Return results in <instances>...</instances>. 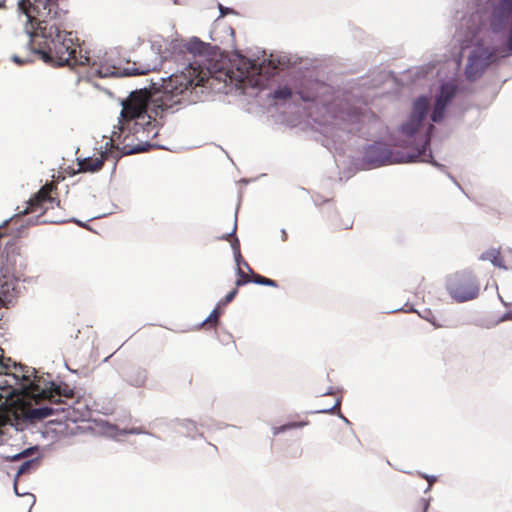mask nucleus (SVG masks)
<instances>
[{"mask_svg":"<svg viewBox=\"0 0 512 512\" xmlns=\"http://www.w3.org/2000/svg\"><path fill=\"white\" fill-rule=\"evenodd\" d=\"M456 93V87L453 84L446 83L441 86L440 94L437 97V102H442L445 105H448L451 100L454 98Z\"/></svg>","mask_w":512,"mask_h":512,"instance_id":"13","label":"nucleus"},{"mask_svg":"<svg viewBox=\"0 0 512 512\" xmlns=\"http://www.w3.org/2000/svg\"><path fill=\"white\" fill-rule=\"evenodd\" d=\"M308 424V421H299V422H289L287 424L274 427L273 428V434L278 435L282 432H285L286 430L295 429V428H301Z\"/></svg>","mask_w":512,"mask_h":512,"instance_id":"15","label":"nucleus"},{"mask_svg":"<svg viewBox=\"0 0 512 512\" xmlns=\"http://www.w3.org/2000/svg\"><path fill=\"white\" fill-rule=\"evenodd\" d=\"M168 108L163 97H154L146 89L131 92L122 102L118 131H113L111 141L123 144L125 154L146 151L149 140L157 135L156 118Z\"/></svg>","mask_w":512,"mask_h":512,"instance_id":"3","label":"nucleus"},{"mask_svg":"<svg viewBox=\"0 0 512 512\" xmlns=\"http://www.w3.org/2000/svg\"><path fill=\"white\" fill-rule=\"evenodd\" d=\"M420 503H421V506L424 508V512H425V511H426V509H427V508H428V506H429L428 502H427L425 499H423V498H422V499H421V501H420Z\"/></svg>","mask_w":512,"mask_h":512,"instance_id":"27","label":"nucleus"},{"mask_svg":"<svg viewBox=\"0 0 512 512\" xmlns=\"http://www.w3.org/2000/svg\"><path fill=\"white\" fill-rule=\"evenodd\" d=\"M340 408V400H336L335 404L331 408L321 409L320 412L323 413H333L336 409Z\"/></svg>","mask_w":512,"mask_h":512,"instance_id":"24","label":"nucleus"},{"mask_svg":"<svg viewBox=\"0 0 512 512\" xmlns=\"http://www.w3.org/2000/svg\"><path fill=\"white\" fill-rule=\"evenodd\" d=\"M220 306L218 305L209 315V317L203 322V325H209L211 327H216L221 315Z\"/></svg>","mask_w":512,"mask_h":512,"instance_id":"18","label":"nucleus"},{"mask_svg":"<svg viewBox=\"0 0 512 512\" xmlns=\"http://www.w3.org/2000/svg\"><path fill=\"white\" fill-rule=\"evenodd\" d=\"M238 293V289L237 287L234 288L232 291H230L222 300L219 301L218 305L220 307L222 306H226L227 304H229L231 301H233V299L236 297Z\"/></svg>","mask_w":512,"mask_h":512,"instance_id":"22","label":"nucleus"},{"mask_svg":"<svg viewBox=\"0 0 512 512\" xmlns=\"http://www.w3.org/2000/svg\"><path fill=\"white\" fill-rule=\"evenodd\" d=\"M234 243H235L236 245H234V244H233V248H236V247H237V248H239V242H238V240H237V239H235Z\"/></svg>","mask_w":512,"mask_h":512,"instance_id":"31","label":"nucleus"},{"mask_svg":"<svg viewBox=\"0 0 512 512\" xmlns=\"http://www.w3.org/2000/svg\"><path fill=\"white\" fill-rule=\"evenodd\" d=\"M6 375L15 381L14 394L18 396L24 417L31 422L66 412L71 407L68 401L75 398V391L68 384L46 382L37 375L35 368L14 364Z\"/></svg>","mask_w":512,"mask_h":512,"instance_id":"2","label":"nucleus"},{"mask_svg":"<svg viewBox=\"0 0 512 512\" xmlns=\"http://www.w3.org/2000/svg\"><path fill=\"white\" fill-rule=\"evenodd\" d=\"M250 281H252V276H249L244 271H242L241 268H238V278L236 280V287L247 284Z\"/></svg>","mask_w":512,"mask_h":512,"instance_id":"21","label":"nucleus"},{"mask_svg":"<svg viewBox=\"0 0 512 512\" xmlns=\"http://www.w3.org/2000/svg\"><path fill=\"white\" fill-rule=\"evenodd\" d=\"M509 314H510V315H511V317H512V310L509 312Z\"/></svg>","mask_w":512,"mask_h":512,"instance_id":"35","label":"nucleus"},{"mask_svg":"<svg viewBox=\"0 0 512 512\" xmlns=\"http://www.w3.org/2000/svg\"><path fill=\"white\" fill-rule=\"evenodd\" d=\"M470 42H471V40H470V41H467L465 44L463 43V44L461 45V48H462V49L467 48V47L469 46Z\"/></svg>","mask_w":512,"mask_h":512,"instance_id":"29","label":"nucleus"},{"mask_svg":"<svg viewBox=\"0 0 512 512\" xmlns=\"http://www.w3.org/2000/svg\"><path fill=\"white\" fill-rule=\"evenodd\" d=\"M57 190V186L52 183L45 184L28 202L27 207L21 211L11 222L18 223L21 215L29 213H38L37 218L44 216L50 209L59 207L60 201L52 196V192Z\"/></svg>","mask_w":512,"mask_h":512,"instance_id":"7","label":"nucleus"},{"mask_svg":"<svg viewBox=\"0 0 512 512\" xmlns=\"http://www.w3.org/2000/svg\"><path fill=\"white\" fill-rule=\"evenodd\" d=\"M41 222H43V223H46V222H51V223H53V222H56V220H55V219H53V218H46V219L42 220Z\"/></svg>","mask_w":512,"mask_h":512,"instance_id":"28","label":"nucleus"},{"mask_svg":"<svg viewBox=\"0 0 512 512\" xmlns=\"http://www.w3.org/2000/svg\"><path fill=\"white\" fill-rule=\"evenodd\" d=\"M446 289L455 302L463 303L478 297L480 285L472 273L462 271L447 278Z\"/></svg>","mask_w":512,"mask_h":512,"instance_id":"6","label":"nucleus"},{"mask_svg":"<svg viewBox=\"0 0 512 512\" xmlns=\"http://www.w3.org/2000/svg\"><path fill=\"white\" fill-rule=\"evenodd\" d=\"M180 51L185 54L188 65L180 73L171 75L165 81L163 88L165 93L177 96L197 86H203L210 78V45L198 38L180 46Z\"/></svg>","mask_w":512,"mask_h":512,"instance_id":"4","label":"nucleus"},{"mask_svg":"<svg viewBox=\"0 0 512 512\" xmlns=\"http://www.w3.org/2000/svg\"><path fill=\"white\" fill-rule=\"evenodd\" d=\"M38 465V462L35 461V460H27L25 461L24 463L21 464V466L19 467L18 471H17V476H20L22 474H25L27 473L28 471H30L32 468H35L36 466Z\"/></svg>","mask_w":512,"mask_h":512,"instance_id":"20","label":"nucleus"},{"mask_svg":"<svg viewBox=\"0 0 512 512\" xmlns=\"http://www.w3.org/2000/svg\"><path fill=\"white\" fill-rule=\"evenodd\" d=\"M446 107L447 105L443 104L442 102H435L434 110L431 116L433 122H439L443 119Z\"/></svg>","mask_w":512,"mask_h":512,"instance_id":"17","label":"nucleus"},{"mask_svg":"<svg viewBox=\"0 0 512 512\" xmlns=\"http://www.w3.org/2000/svg\"><path fill=\"white\" fill-rule=\"evenodd\" d=\"M157 69V63H140L124 60L119 57L117 49L106 51L90 67L91 74L101 78L146 75Z\"/></svg>","mask_w":512,"mask_h":512,"instance_id":"5","label":"nucleus"},{"mask_svg":"<svg viewBox=\"0 0 512 512\" xmlns=\"http://www.w3.org/2000/svg\"><path fill=\"white\" fill-rule=\"evenodd\" d=\"M434 129V126L432 124L429 125L428 127V131H427V135H426V139H425V142H424V145L422 146L421 149H419L417 151L416 154L410 156V159L409 161H428L430 158H432V153L429 149V144H430V135H431V132L432 130Z\"/></svg>","mask_w":512,"mask_h":512,"instance_id":"11","label":"nucleus"},{"mask_svg":"<svg viewBox=\"0 0 512 512\" xmlns=\"http://www.w3.org/2000/svg\"><path fill=\"white\" fill-rule=\"evenodd\" d=\"M302 99H303L304 101H310V100H311L310 98H306V97H304V96H302Z\"/></svg>","mask_w":512,"mask_h":512,"instance_id":"33","label":"nucleus"},{"mask_svg":"<svg viewBox=\"0 0 512 512\" xmlns=\"http://www.w3.org/2000/svg\"><path fill=\"white\" fill-rule=\"evenodd\" d=\"M147 380V373L145 370L132 369L128 374V382L136 387H141Z\"/></svg>","mask_w":512,"mask_h":512,"instance_id":"14","label":"nucleus"},{"mask_svg":"<svg viewBox=\"0 0 512 512\" xmlns=\"http://www.w3.org/2000/svg\"><path fill=\"white\" fill-rule=\"evenodd\" d=\"M365 157L368 162L375 164L376 166L391 163L390 149L387 145L380 142L370 145L366 150Z\"/></svg>","mask_w":512,"mask_h":512,"instance_id":"9","label":"nucleus"},{"mask_svg":"<svg viewBox=\"0 0 512 512\" xmlns=\"http://www.w3.org/2000/svg\"><path fill=\"white\" fill-rule=\"evenodd\" d=\"M426 319H427L429 322H431V323H433L434 325H436V324H435V319H434V317H433V318H428V317H426Z\"/></svg>","mask_w":512,"mask_h":512,"instance_id":"30","label":"nucleus"},{"mask_svg":"<svg viewBox=\"0 0 512 512\" xmlns=\"http://www.w3.org/2000/svg\"><path fill=\"white\" fill-rule=\"evenodd\" d=\"M31 450H32V449H30V448H29V449H26V450H24L23 452L18 453V454H16V455H14V456L10 457V459H11L12 461H15V460H19V459L25 458V457H27V456L30 454Z\"/></svg>","mask_w":512,"mask_h":512,"instance_id":"23","label":"nucleus"},{"mask_svg":"<svg viewBox=\"0 0 512 512\" xmlns=\"http://www.w3.org/2000/svg\"><path fill=\"white\" fill-rule=\"evenodd\" d=\"M429 108V100L426 97H419L413 104V110L409 120L401 127L406 136H413L422 125Z\"/></svg>","mask_w":512,"mask_h":512,"instance_id":"8","label":"nucleus"},{"mask_svg":"<svg viewBox=\"0 0 512 512\" xmlns=\"http://www.w3.org/2000/svg\"><path fill=\"white\" fill-rule=\"evenodd\" d=\"M20 8L27 17V32L35 53L48 64L54 66H84L90 63L86 55L77 54L79 45L71 32L62 28L66 11L50 4L47 0L20 2Z\"/></svg>","mask_w":512,"mask_h":512,"instance_id":"1","label":"nucleus"},{"mask_svg":"<svg viewBox=\"0 0 512 512\" xmlns=\"http://www.w3.org/2000/svg\"><path fill=\"white\" fill-rule=\"evenodd\" d=\"M10 368L3 363V360L0 358V374H7V370Z\"/></svg>","mask_w":512,"mask_h":512,"instance_id":"25","label":"nucleus"},{"mask_svg":"<svg viewBox=\"0 0 512 512\" xmlns=\"http://www.w3.org/2000/svg\"><path fill=\"white\" fill-rule=\"evenodd\" d=\"M4 302H5V300L0 296V308L2 307Z\"/></svg>","mask_w":512,"mask_h":512,"instance_id":"32","label":"nucleus"},{"mask_svg":"<svg viewBox=\"0 0 512 512\" xmlns=\"http://www.w3.org/2000/svg\"><path fill=\"white\" fill-rule=\"evenodd\" d=\"M104 165V157H87L78 160V172H97Z\"/></svg>","mask_w":512,"mask_h":512,"instance_id":"10","label":"nucleus"},{"mask_svg":"<svg viewBox=\"0 0 512 512\" xmlns=\"http://www.w3.org/2000/svg\"><path fill=\"white\" fill-rule=\"evenodd\" d=\"M174 3H175V4H178V1H177V0H174Z\"/></svg>","mask_w":512,"mask_h":512,"instance_id":"34","label":"nucleus"},{"mask_svg":"<svg viewBox=\"0 0 512 512\" xmlns=\"http://www.w3.org/2000/svg\"><path fill=\"white\" fill-rule=\"evenodd\" d=\"M245 265L249 268V270L252 273V282H254L256 284H260V285H267V286L277 287V283L274 280H272L270 278H266V277H264L262 275L254 273L252 271V269L248 266L247 263H245Z\"/></svg>","mask_w":512,"mask_h":512,"instance_id":"16","label":"nucleus"},{"mask_svg":"<svg viewBox=\"0 0 512 512\" xmlns=\"http://www.w3.org/2000/svg\"><path fill=\"white\" fill-rule=\"evenodd\" d=\"M292 96V91L289 87H280L279 89L274 91L275 99H289Z\"/></svg>","mask_w":512,"mask_h":512,"instance_id":"19","label":"nucleus"},{"mask_svg":"<svg viewBox=\"0 0 512 512\" xmlns=\"http://www.w3.org/2000/svg\"><path fill=\"white\" fill-rule=\"evenodd\" d=\"M235 231H236V225L234 226V228H233V230H232V232H231V233H229V234H227V235H225V236L221 237V239L229 240V238H230L232 235H234Z\"/></svg>","mask_w":512,"mask_h":512,"instance_id":"26","label":"nucleus"},{"mask_svg":"<svg viewBox=\"0 0 512 512\" xmlns=\"http://www.w3.org/2000/svg\"><path fill=\"white\" fill-rule=\"evenodd\" d=\"M480 259L491 262L495 267L507 269L499 248H491L485 251Z\"/></svg>","mask_w":512,"mask_h":512,"instance_id":"12","label":"nucleus"}]
</instances>
